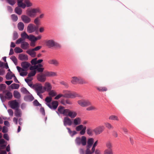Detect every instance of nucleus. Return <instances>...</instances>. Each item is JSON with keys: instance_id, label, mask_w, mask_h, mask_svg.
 Wrapping results in <instances>:
<instances>
[{"instance_id": "nucleus-1", "label": "nucleus", "mask_w": 154, "mask_h": 154, "mask_svg": "<svg viewBox=\"0 0 154 154\" xmlns=\"http://www.w3.org/2000/svg\"><path fill=\"white\" fill-rule=\"evenodd\" d=\"M63 94H58L56 97L54 99L58 100L61 97H65L67 98L74 99L76 97L81 98L82 96L75 92H72L70 91L63 90Z\"/></svg>"}, {"instance_id": "nucleus-2", "label": "nucleus", "mask_w": 154, "mask_h": 154, "mask_svg": "<svg viewBox=\"0 0 154 154\" xmlns=\"http://www.w3.org/2000/svg\"><path fill=\"white\" fill-rule=\"evenodd\" d=\"M58 112H56L59 114V112L64 116H68L71 118H75L77 116V113L73 111H71L69 109H65L64 106H59L58 109Z\"/></svg>"}, {"instance_id": "nucleus-3", "label": "nucleus", "mask_w": 154, "mask_h": 154, "mask_svg": "<svg viewBox=\"0 0 154 154\" xmlns=\"http://www.w3.org/2000/svg\"><path fill=\"white\" fill-rule=\"evenodd\" d=\"M41 11L39 8H29L26 11V14L28 16L31 17L36 16L37 13L41 14Z\"/></svg>"}, {"instance_id": "nucleus-4", "label": "nucleus", "mask_w": 154, "mask_h": 154, "mask_svg": "<svg viewBox=\"0 0 154 154\" xmlns=\"http://www.w3.org/2000/svg\"><path fill=\"white\" fill-rule=\"evenodd\" d=\"M75 142L77 145L79 146L82 144L83 146H85L86 144V137L85 136H82L81 138L79 137H77Z\"/></svg>"}, {"instance_id": "nucleus-5", "label": "nucleus", "mask_w": 154, "mask_h": 154, "mask_svg": "<svg viewBox=\"0 0 154 154\" xmlns=\"http://www.w3.org/2000/svg\"><path fill=\"white\" fill-rule=\"evenodd\" d=\"M71 82L72 84L74 85L78 84H82L85 83V82L81 77H77L76 76H74L72 77Z\"/></svg>"}, {"instance_id": "nucleus-6", "label": "nucleus", "mask_w": 154, "mask_h": 154, "mask_svg": "<svg viewBox=\"0 0 154 154\" xmlns=\"http://www.w3.org/2000/svg\"><path fill=\"white\" fill-rule=\"evenodd\" d=\"M46 44L49 48L55 47L56 48H60L61 45L58 43L55 42L53 40L51 39L48 40L46 42Z\"/></svg>"}, {"instance_id": "nucleus-7", "label": "nucleus", "mask_w": 154, "mask_h": 154, "mask_svg": "<svg viewBox=\"0 0 154 154\" xmlns=\"http://www.w3.org/2000/svg\"><path fill=\"white\" fill-rule=\"evenodd\" d=\"M38 29V26L33 23H30L27 27V31L29 33L37 31Z\"/></svg>"}, {"instance_id": "nucleus-8", "label": "nucleus", "mask_w": 154, "mask_h": 154, "mask_svg": "<svg viewBox=\"0 0 154 154\" xmlns=\"http://www.w3.org/2000/svg\"><path fill=\"white\" fill-rule=\"evenodd\" d=\"M12 97V93L9 91H8L5 96H4L2 94H0V98L3 102L5 101L7 99L8 100L11 99Z\"/></svg>"}, {"instance_id": "nucleus-9", "label": "nucleus", "mask_w": 154, "mask_h": 154, "mask_svg": "<svg viewBox=\"0 0 154 154\" xmlns=\"http://www.w3.org/2000/svg\"><path fill=\"white\" fill-rule=\"evenodd\" d=\"M34 89L37 93H44L45 90H43V88L41 84H35L34 85L33 87Z\"/></svg>"}, {"instance_id": "nucleus-10", "label": "nucleus", "mask_w": 154, "mask_h": 154, "mask_svg": "<svg viewBox=\"0 0 154 154\" xmlns=\"http://www.w3.org/2000/svg\"><path fill=\"white\" fill-rule=\"evenodd\" d=\"M78 103L80 106H88L92 105L89 100L85 99H82L78 100Z\"/></svg>"}, {"instance_id": "nucleus-11", "label": "nucleus", "mask_w": 154, "mask_h": 154, "mask_svg": "<svg viewBox=\"0 0 154 154\" xmlns=\"http://www.w3.org/2000/svg\"><path fill=\"white\" fill-rule=\"evenodd\" d=\"M30 17L27 15H23L21 16L22 20L25 23H30L31 19Z\"/></svg>"}, {"instance_id": "nucleus-12", "label": "nucleus", "mask_w": 154, "mask_h": 154, "mask_svg": "<svg viewBox=\"0 0 154 154\" xmlns=\"http://www.w3.org/2000/svg\"><path fill=\"white\" fill-rule=\"evenodd\" d=\"M11 108L15 110V115L17 117L21 116V110L19 109L20 106H10Z\"/></svg>"}, {"instance_id": "nucleus-13", "label": "nucleus", "mask_w": 154, "mask_h": 154, "mask_svg": "<svg viewBox=\"0 0 154 154\" xmlns=\"http://www.w3.org/2000/svg\"><path fill=\"white\" fill-rule=\"evenodd\" d=\"M63 122L64 125L65 126H66L67 125L70 126L72 123L71 119L67 117H66L64 118Z\"/></svg>"}, {"instance_id": "nucleus-14", "label": "nucleus", "mask_w": 154, "mask_h": 154, "mask_svg": "<svg viewBox=\"0 0 154 154\" xmlns=\"http://www.w3.org/2000/svg\"><path fill=\"white\" fill-rule=\"evenodd\" d=\"M21 65L24 71H26L27 69L30 66V64L27 61H23L21 63Z\"/></svg>"}, {"instance_id": "nucleus-15", "label": "nucleus", "mask_w": 154, "mask_h": 154, "mask_svg": "<svg viewBox=\"0 0 154 154\" xmlns=\"http://www.w3.org/2000/svg\"><path fill=\"white\" fill-rule=\"evenodd\" d=\"M46 74H38L37 76L38 80L41 82H44L45 81L46 79Z\"/></svg>"}, {"instance_id": "nucleus-16", "label": "nucleus", "mask_w": 154, "mask_h": 154, "mask_svg": "<svg viewBox=\"0 0 154 154\" xmlns=\"http://www.w3.org/2000/svg\"><path fill=\"white\" fill-rule=\"evenodd\" d=\"M60 102L62 104L64 105H73L72 102L69 99L65 100L64 99H63L61 100Z\"/></svg>"}, {"instance_id": "nucleus-17", "label": "nucleus", "mask_w": 154, "mask_h": 154, "mask_svg": "<svg viewBox=\"0 0 154 154\" xmlns=\"http://www.w3.org/2000/svg\"><path fill=\"white\" fill-rule=\"evenodd\" d=\"M103 130V127L100 126L93 129V131L95 132L96 134L97 135L99 134L102 133Z\"/></svg>"}, {"instance_id": "nucleus-18", "label": "nucleus", "mask_w": 154, "mask_h": 154, "mask_svg": "<svg viewBox=\"0 0 154 154\" xmlns=\"http://www.w3.org/2000/svg\"><path fill=\"white\" fill-rule=\"evenodd\" d=\"M43 90H45L44 92L46 91H50L52 89L51 85L49 82H46L45 84L44 87H43Z\"/></svg>"}, {"instance_id": "nucleus-19", "label": "nucleus", "mask_w": 154, "mask_h": 154, "mask_svg": "<svg viewBox=\"0 0 154 154\" xmlns=\"http://www.w3.org/2000/svg\"><path fill=\"white\" fill-rule=\"evenodd\" d=\"M18 59L21 60L27 61L28 60V57L27 55L23 54H21L19 55Z\"/></svg>"}, {"instance_id": "nucleus-20", "label": "nucleus", "mask_w": 154, "mask_h": 154, "mask_svg": "<svg viewBox=\"0 0 154 154\" xmlns=\"http://www.w3.org/2000/svg\"><path fill=\"white\" fill-rule=\"evenodd\" d=\"M34 97L32 94H29V95L25 96L24 97V100L26 101L31 102L34 99Z\"/></svg>"}, {"instance_id": "nucleus-21", "label": "nucleus", "mask_w": 154, "mask_h": 154, "mask_svg": "<svg viewBox=\"0 0 154 154\" xmlns=\"http://www.w3.org/2000/svg\"><path fill=\"white\" fill-rule=\"evenodd\" d=\"M7 142H6L4 139H0V148L1 149H4L6 146Z\"/></svg>"}, {"instance_id": "nucleus-22", "label": "nucleus", "mask_w": 154, "mask_h": 154, "mask_svg": "<svg viewBox=\"0 0 154 154\" xmlns=\"http://www.w3.org/2000/svg\"><path fill=\"white\" fill-rule=\"evenodd\" d=\"M43 65L41 64H39L36 65V70L38 72H42L44 70V68H42Z\"/></svg>"}, {"instance_id": "nucleus-23", "label": "nucleus", "mask_w": 154, "mask_h": 154, "mask_svg": "<svg viewBox=\"0 0 154 154\" xmlns=\"http://www.w3.org/2000/svg\"><path fill=\"white\" fill-rule=\"evenodd\" d=\"M52 98L51 97L48 96L45 99V104L47 106H51Z\"/></svg>"}, {"instance_id": "nucleus-24", "label": "nucleus", "mask_w": 154, "mask_h": 154, "mask_svg": "<svg viewBox=\"0 0 154 154\" xmlns=\"http://www.w3.org/2000/svg\"><path fill=\"white\" fill-rule=\"evenodd\" d=\"M33 49H29L26 51V53L29 55L31 57H34L36 56V53Z\"/></svg>"}, {"instance_id": "nucleus-25", "label": "nucleus", "mask_w": 154, "mask_h": 154, "mask_svg": "<svg viewBox=\"0 0 154 154\" xmlns=\"http://www.w3.org/2000/svg\"><path fill=\"white\" fill-rule=\"evenodd\" d=\"M94 142V139L91 138L88 139L87 141V145L86 147L91 148Z\"/></svg>"}, {"instance_id": "nucleus-26", "label": "nucleus", "mask_w": 154, "mask_h": 154, "mask_svg": "<svg viewBox=\"0 0 154 154\" xmlns=\"http://www.w3.org/2000/svg\"><path fill=\"white\" fill-rule=\"evenodd\" d=\"M20 47L24 50L27 49L29 47V44L27 42L24 41L21 44Z\"/></svg>"}, {"instance_id": "nucleus-27", "label": "nucleus", "mask_w": 154, "mask_h": 154, "mask_svg": "<svg viewBox=\"0 0 154 154\" xmlns=\"http://www.w3.org/2000/svg\"><path fill=\"white\" fill-rule=\"evenodd\" d=\"M48 63L50 64L56 66H58L59 64V63L57 60L54 59L50 60L48 61Z\"/></svg>"}, {"instance_id": "nucleus-28", "label": "nucleus", "mask_w": 154, "mask_h": 154, "mask_svg": "<svg viewBox=\"0 0 154 154\" xmlns=\"http://www.w3.org/2000/svg\"><path fill=\"white\" fill-rule=\"evenodd\" d=\"M23 0H17V5L19 7H21L23 9H24L26 7L25 4L23 2Z\"/></svg>"}, {"instance_id": "nucleus-29", "label": "nucleus", "mask_w": 154, "mask_h": 154, "mask_svg": "<svg viewBox=\"0 0 154 154\" xmlns=\"http://www.w3.org/2000/svg\"><path fill=\"white\" fill-rule=\"evenodd\" d=\"M20 8H21V7L18 6L14 9L15 13L19 15H21L22 13V10Z\"/></svg>"}, {"instance_id": "nucleus-30", "label": "nucleus", "mask_w": 154, "mask_h": 154, "mask_svg": "<svg viewBox=\"0 0 154 154\" xmlns=\"http://www.w3.org/2000/svg\"><path fill=\"white\" fill-rule=\"evenodd\" d=\"M45 73L46 76L48 77L55 76L57 75L56 72H53L47 71L45 72Z\"/></svg>"}, {"instance_id": "nucleus-31", "label": "nucleus", "mask_w": 154, "mask_h": 154, "mask_svg": "<svg viewBox=\"0 0 154 154\" xmlns=\"http://www.w3.org/2000/svg\"><path fill=\"white\" fill-rule=\"evenodd\" d=\"M81 123V119L79 117L73 120V124L75 125H80Z\"/></svg>"}, {"instance_id": "nucleus-32", "label": "nucleus", "mask_w": 154, "mask_h": 154, "mask_svg": "<svg viewBox=\"0 0 154 154\" xmlns=\"http://www.w3.org/2000/svg\"><path fill=\"white\" fill-rule=\"evenodd\" d=\"M17 27L20 31H22L24 29V24L22 22H20L17 24Z\"/></svg>"}, {"instance_id": "nucleus-33", "label": "nucleus", "mask_w": 154, "mask_h": 154, "mask_svg": "<svg viewBox=\"0 0 154 154\" xmlns=\"http://www.w3.org/2000/svg\"><path fill=\"white\" fill-rule=\"evenodd\" d=\"M106 146L108 149H112V144L111 141L110 140L107 141L106 143Z\"/></svg>"}, {"instance_id": "nucleus-34", "label": "nucleus", "mask_w": 154, "mask_h": 154, "mask_svg": "<svg viewBox=\"0 0 154 154\" xmlns=\"http://www.w3.org/2000/svg\"><path fill=\"white\" fill-rule=\"evenodd\" d=\"M21 38L23 39H24V40H25L27 38L28 39L29 38V35H28L25 32H23L22 33H21Z\"/></svg>"}, {"instance_id": "nucleus-35", "label": "nucleus", "mask_w": 154, "mask_h": 154, "mask_svg": "<svg viewBox=\"0 0 154 154\" xmlns=\"http://www.w3.org/2000/svg\"><path fill=\"white\" fill-rule=\"evenodd\" d=\"M13 95L14 97L17 99H19L20 97V93L17 91H14Z\"/></svg>"}, {"instance_id": "nucleus-36", "label": "nucleus", "mask_w": 154, "mask_h": 154, "mask_svg": "<svg viewBox=\"0 0 154 154\" xmlns=\"http://www.w3.org/2000/svg\"><path fill=\"white\" fill-rule=\"evenodd\" d=\"M26 7H29L32 6L33 5L32 3L30 2L29 0H25L24 1Z\"/></svg>"}, {"instance_id": "nucleus-37", "label": "nucleus", "mask_w": 154, "mask_h": 154, "mask_svg": "<svg viewBox=\"0 0 154 154\" xmlns=\"http://www.w3.org/2000/svg\"><path fill=\"white\" fill-rule=\"evenodd\" d=\"M10 106H19V103L16 100H14L9 102Z\"/></svg>"}, {"instance_id": "nucleus-38", "label": "nucleus", "mask_w": 154, "mask_h": 154, "mask_svg": "<svg viewBox=\"0 0 154 154\" xmlns=\"http://www.w3.org/2000/svg\"><path fill=\"white\" fill-rule=\"evenodd\" d=\"M66 129L68 130V132L69 134L72 137L73 136L77 134V132L74 131H72L70 128H67Z\"/></svg>"}, {"instance_id": "nucleus-39", "label": "nucleus", "mask_w": 154, "mask_h": 154, "mask_svg": "<svg viewBox=\"0 0 154 154\" xmlns=\"http://www.w3.org/2000/svg\"><path fill=\"white\" fill-rule=\"evenodd\" d=\"M41 20L37 17L34 20V23L36 26H38L40 24Z\"/></svg>"}, {"instance_id": "nucleus-40", "label": "nucleus", "mask_w": 154, "mask_h": 154, "mask_svg": "<svg viewBox=\"0 0 154 154\" xmlns=\"http://www.w3.org/2000/svg\"><path fill=\"white\" fill-rule=\"evenodd\" d=\"M104 154H113L112 149H106L104 151Z\"/></svg>"}, {"instance_id": "nucleus-41", "label": "nucleus", "mask_w": 154, "mask_h": 154, "mask_svg": "<svg viewBox=\"0 0 154 154\" xmlns=\"http://www.w3.org/2000/svg\"><path fill=\"white\" fill-rule=\"evenodd\" d=\"M12 74V72H8L5 76V78L7 80H9L12 79L11 76Z\"/></svg>"}, {"instance_id": "nucleus-42", "label": "nucleus", "mask_w": 154, "mask_h": 154, "mask_svg": "<svg viewBox=\"0 0 154 154\" xmlns=\"http://www.w3.org/2000/svg\"><path fill=\"white\" fill-rule=\"evenodd\" d=\"M36 73V70L31 71L28 74L27 78H29L32 76H34Z\"/></svg>"}, {"instance_id": "nucleus-43", "label": "nucleus", "mask_w": 154, "mask_h": 154, "mask_svg": "<svg viewBox=\"0 0 154 154\" xmlns=\"http://www.w3.org/2000/svg\"><path fill=\"white\" fill-rule=\"evenodd\" d=\"M11 88L12 89H17L19 87V84L13 83L10 85Z\"/></svg>"}, {"instance_id": "nucleus-44", "label": "nucleus", "mask_w": 154, "mask_h": 154, "mask_svg": "<svg viewBox=\"0 0 154 154\" xmlns=\"http://www.w3.org/2000/svg\"><path fill=\"white\" fill-rule=\"evenodd\" d=\"M93 130L92 129L89 128H88L86 130L87 134L89 136H92L93 135Z\"/></svg>"}, {"instance_id": "nucleus-45", "label": "nucleus", "mask_w": 154, "mask_h": 154, "mask_svg": "<svg viewBox=\"0 0 154 154\" xmlns=\"http://www.w3.org/2000/svg\"><path fill=\"white\" fill-rule=\"evenodd\" d=\"M14 51L16 53H21L23 52V50L19 47H16L14 48Z\"/></svg>"}, {"instance_id": "nucleus-46", "label": "nucleus", "mask_w": 154, "mask_h": 154, "mask_svg": "<svg viewBox=\"0 0 154 154\" xmlns=\"http://www.w3.org/2000/svg\"><path fill=\"white\" fill-rule=\"evenodd\" d=\"M21 91L25 94H30L29 91L24 87H23L21 89Z\"/></svg>"}, {"instance_id": "nucleus-47", "label": "nucleus", "mask_w": 154, "mask_h": 154, "mask_svg": "<svg viewBox=\"0 0 154 154\" xmlns=\"http://www.w3.org/2000/svg\"><path fill=\"white\" fill-rule=\"evenodd\" d=\"M11 59L13 61L15 65L17 64V60L15 56H13L10 57Z\"/></svg>"}, {"instance_id": "nucleus-48", "label": "nucleus", "mask_w": 154, "mask_h": 154, "mask_svg": "<svg viewBox=\"0 0 154 154\" xmlns=\"http://www.w3.org/2000/svg\"><path fill=\"white\" fill-rule=\"evenodd\" d=\"M7 2L11 5H14L16 3V0H6Z\"/></svg>"}, {"instance_id": "nucleus-49", "label": "nucleus", "mask_w": 154, "mask_h": 154, "mask_svg": "<svg viewBox=\"0 0 154 154\" xmlns=\"http://www.w3.org/2000/svg\"><path fill=\"white\" fill-rule=\"evenodd\" d=\"M11 18L12 20L14 22H16L18 20L17 16L15 14H12L11 16Z\"/></svg>"}, {"instance_id": "nucleus-50", "label": "nucleus", "mask_w": 154, "mask_h": 154, "mask_svg": "<svg viewBox=\"0 0 154 154\" xmlns=\"http://www.w3.org/2000/svg\"><path fill=\"white\" fill-rule=\"evenodd\" d=\"M109 119L110 120H119V119L118 117L114 115H112L110 116L109 118Z\"/></svg>"}, {"instance_id": "nucleus-51", "label": "nucleus", "mask_w": 154, "mask_h": 154, "mask_svg": "<svg viewBox=\"0 0 154 154\" xmlns=\"http://www.w3.org/2000/svg\"><path fill=\"white\" fill-rule=\"evenodd\" d=\"M83 125H79L77 126L75 128V130L77 131H81L83 128Z\"/></svg>"}, {"instance_id": "nucleus-52", "label": "nucleus", "mask_w": 154, "mask_h": 154, "mask_svg": "<svg viewBox=\"0 0 154 154\" xmlns=\"http://www.w3.org/2000/svg\"><path fill=\"white\" fill-rule=\"evenodd\" d=\"M49 92L48 94L49 95L51 96V97H54L56 95V93L53 90H51L50 91H48Z\"/></svg>"}, {"instance_id": "nucleus-53", "label": "nucleus", "mask_w": 154, "mask_h": 154, "mask_svg": "<svg viewBox=\"0 0 154 154\" xmlns=\"http://www.w3.org/2000/svg\"><path fill=\"white\" fill-rule=\"evenodd\" d=\"M97 88L100 91H106L107 90V88L105 87H97Z\"/></svg>"}, {"instance_id": "nucleus-54", "label": "nucleus", "mask_w": 154, "mask_h": 154, "mask_svg": "<svg viewBox=\"0 0 154 154\" xmlns=\"http://www.w3.org/2000/svg\"><path fill=\"white\" fill-rule=\"evenodd\" d=\"M35 36L32 35H29V39L31 42H35Z\"/></svg>"}, {"instance_id": "nucleus-55", "label": "nucleus", "mask_w": 154, "mask_h": 154, "mask_svg": "<svg viewBox=\"0 0 154 154\" xmlns=\"http://www.w3.org/2000/svg\"><path fill=\"white\" fill-rule=\"evenodd\" d=\"M24 41V39H23L22 38H19L16 41V43L17 44L21 43V44L22 42Z\"/></svg>"}, {"instance_id": "nucleus-56", "label": "nucleus", "mask_w": 154, "mask_h": 154, "mask_svg": "<svg viewBox=\"0 0 154 154\" xmlns=\"http://www.w3.org/2000/svg\"><path fill=\"white\" fill-rule=\"evenodd\" d=\"M105 124L106 127L109 129L113 128V127L109 123L106 122Z\"/></svg>"}, {"instance_id": "nucleus-57", "label": "nucleus", "mask_w": 154, "mask_h": 154, "mask_svg": "<svg viewBox=\"0 0 154 154\" xmlns=\"http://www.w3.org/2000/svg\"><path fill=\"white\" fill-rule=\"evenodd\" d=\"M98 143V140L96 141L93 145L91 149V150L93 152H94L95 150V147L96 146Z\"/></svg>"}, {"instance_id": "nucleus-58", "label": "nucleus", "mask_w": 154, "mask_h": 154, "mask_svg": "<svg viewBox=\"0 0 154 154\" xmlns=\"http://www.w3.org/2000/svg\"><path fill=\"white\" fill-rule=\"evenodd\" d=\"M33 104L34 106H42V105L40 104L36 100H35L33 102Z\"/></svg>"}, {"instance_id": "nucleus-59", "label": "nucleus", "mask_w": 154, "mask_h": 154, "mask_svg": "<svg viewBox=\"0 0 154 154\" xmlns=\"http://www.w3.org/2000/svg\"><path fill=\"white\" fill-rule=\"evenodd\" d=\"M37 58L32 59L31 61V63L33 65H36L37 64Z\"/></svg>"}, {"instance_id": "nucleus-60", "label": "nucleus", "mask_w": 154, "mask_h": 154, "mask_svg": "<svg viewBox=\"0 0 154 154\" xmlns=\"http://www.w3.org/2000/svg\"><path fill=\"white\" fill-rule=\"evenodd\" d=\"M18 37V35L17 32L16 31H14L13 33V39L15 40L17 39Z\"/></svg>"}, {"instance_id": "nucleus-61", "label": "nucleus", "mask_w": 154, "mask_h": 154, "mask_svg": "<svg viewBox=\"0 0 154 154\" xmlns=\"http://www.w3.org/2000/svg\"><path fill=\"white\" fill-rule=\"evenodd\" d=\"M58 102L57 101L55 100L51 102V106H58Z\"/></svg>"}, {"instance_id": "nucleus-62", "label": "nucleus", "mask_w": 154, "mask_h": 154, "mask_svg": "<svg viewBox=\"0 0 154 154\" xmlns=\"http://www.w3.org/2000/svg\"><path fill=\"white\" fill-rule=\"evenodd\" d=\"M90 148H88L86 147V153L85 154H92V153L94 152H93L92 151H91L90 150Z\"/></svg>"}, {"instance_id": "nucleus-63", "label": "nucleus", "mask_w": 154, "mask_h": 154, "mask_svg": "<svg viewBox=\"0 0 154 154\" xmlns=\"http://www.w3.org/2000/svg\"><path fill=\"white\" fill-rule=\"evenodd\" d=\"M6 85L4 84H0V91H2L5 89L6 88Z\"/></svg>"}, {"instance_id": "nucleus-64", "label": "nucleus", "mask_w": 154, "mask_h": 154, "mask_svg": "<svg viewBox=\"0 0 154 154\" xmlns=\"http://www.w3.org/2000/svg\"><path fill=\"white\" fill-rule=\"evenodd\" d=\"M96 109V108L94 106H88L86 108L88 111H92Z\"/></svg>"}]
</instances>
